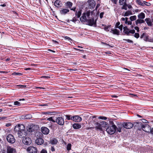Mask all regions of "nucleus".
Instances as JSON below:
<instances>
[{
  "label": "nucleus",
  "instance_id": "f257e3e1",
  "mask_svg": "<svg viewBox=\"0 0 153 153\" xmlns=\"http://www.w3.org/2000/svg\"><path fill=\"white\" fill-rule=\"evenodd\" d=\"M15 133H17L19 137H24L27 134L25 130V127L23 124H19L16 125L14 129Z\"/></svg>",
  "mask_w": 153,
  "mask_h": 153
},
{
  "label": "nucleus",
  "instance_id": "f03ea898",
  "mask_svg": "<svg viewBox=\"0 0 153 153\" xmlns=\"http://www.w3.org/2000/svg\"><path fill=\"white\" fill-rule=\"evenodd\" d=\"M135 126H137L139 130H141L142 129L143 130L146 132H149L150 131L151 127L149 125L145 124L143 125L141 122H136Z\"/></svg>",
  "mask_w": 153,
  "mask_h": 153
},
{
  "label": "nucleus",
  "instance_id": "7ed1b4c3",
  "mask_svg": "<svg viewBox=\"0 0 153 153\" xmlns=\"http://www.w3.org/2000/svg\"><path fill=\"white\" fill-rule=\"evenodd\" d=\"M117 128V126L113 124L111 126H108L106 128V131L108 134H112L115 133Z\"/></svg>",
  "mask_w": 153,
  "mask_h": 153
},
{
  "label": "nucleus",
  "instance_id": "20e7f679",
  "mask_svg": "<svg viewBox=\"0 0 153 153\" xmlns=\"http://www.w3.org/2000/svg\"><path fill=\"white\" fill-rule=\"evenodd\" d=\"M123 32L125 34L127 35H129L130 33H134L135 32V31L134 30H129L127 27H123Z\"/></svg>",
  "mask_w": 153,
  "mask_h": 153
},
{
  "label": "nucleus",
  "instance_id": "39448f33",
  "mask_svg": "<svg viewBox=\"0 0 153 153\" xmlns=\"http://www.w3.org/2000/svg\"><path fill=\"white\" fill-rule=\"evenodd\" d=\"M136 123H135L133 124L131 123H124L123 124V126L125 128L130 129L133 127L134 125L135 126Z\"/></svg>",
  "mask_w": 153,
  "mask_h": 153
},
{
  "label": "nucleus",
  "instance_id": "423d86ee",
  "mask_svg": "<svg viewBox=\"0 0 153 153\" xmlns=\"http://www.w3.org/2000/svg\"><path fill=\"white\" fill-rule=\"evenodd\" d=\"M6 139L7 141L10 143H14L15 141V140L13 136L11 134L8 135L7 136Z\"/></svg>",
  "mask_w": 153,
  "mask_h": 153
},
{
  "label": "nucleus",
  "instance_id": "0eeeda50",
  "mask_svg": "<svg viewBox=\"0 0 153 153\" xmlns=\"http://www.w3.org/2000/svg\"><path fill=\"white\" fill-rule=\"evenodd\" d=\"M27 152L29 153H37V149L36 148L33 146H30L27 148Z\"/></svg>",
  "mask_w": 153,
  "mask_h": 153
},
{
  "label": "nucleus",
  "instance_id": "6e6552de",
  "mask_svg": "<svg viewBox=\"0 0 153 153\" xmlns=\"http://www.w3.org/2000/svg\"><path fill=\"white\" fill-rule=\"evenodd\" d=\"M55 122L60 125H63L64 123V120L61 117H57L56 119Z\"/></svg>",
  "mask_w": 153,
  "mask_h": 153
},
{
  "label": "nucleus",
  "instance_id": "1a4fd4ad",
  "mask_svg": "<svg viewBox=\"0 0 153 153\" xmlns=\"http://www.w3.org/2000/svg\"><path fill=\"white\" fill-rule=\"evenodd\" d=\"M22 142L25 145H28L31 143V140L30 138L25 137L23 139Z\"/></svg>",
  "mask_w": 153,
  "mask_h": 153
},
{
  "label": "nucleus",
  "instance_id": "9d476101",
  "mask_svg": "<svg viewBox=\"0 0 153 153\" xmlns=\"http://www.w3.org/2000/svg\"><path fill=\"white\" fill-rule=\"evenodd\" d=\"M16 149L10 146H8L7 148V153H15Z\"/></svg>",
  "mask_w": 153,
  "mask_h": 153
},
{
  "label": "nucleus",
  "instance_id": "9b49d317",
  "mask_svg": "<svg viewBox=\"0 0 153 153\" xmlns=\"http://www.w3.org/2000/svg\"><path fill=\"white\" fill-rule=\"evenodd\" d=\"M82 120V118L77 115L72 116V120L75 122H79Z\"/></svg>",
  "mask_w": 153,
  "mask_h": 153
},
{
  "label": "nucleus",
  "instance_id": "f8f14e48",
  "mask_svg": "<svg viewBox=\"0 0 153 153\" xmlns=\"http://www.w3.org/2000/svg\"><path fill=\"white\" fill-rule=\"evenodd\" d=\"M102 131L106 128L108 126V123L103 121H100Z\"/></svg>",
  "mask_w": 153,
  "mask_h": 153
},
{
  "label": "nucleus",
  "instance_id": "ddd939ff",
  "mask_svg": "<svg viewBox=\"0 0 153 153\" xmlns=\"http://www.w3.org/2000/svg\"><path fill=\"white\" fill-rule=\"evenodd\" d=\"M41 131L44 134H47L49 132V129L47 127H42L41 128Z\"/></svg>",
  "mask_w": 153,
  "mask_h": 153
},
{
  "label": "nucleus",
  "instance_id": "4468645a",
  "mask_svg": "<svg viewBox=\"0 0 153 153\" xmlns=\"http://www.w3.org/2000/svg\"><path fill=\"white\" fill-rule=\"evenodd\" d=\"M95 128L97 130L102 131L100 121L99 122H96L95 123Z\"/></svg>",
  "mask_w": 153,
  "mask_h": 153
},
{
  "label": "nucleus",
  "instance_id": "2eb2a0df",
  "mask_svg": "<svg viewBox=\"0 0 153 153\" xmlns=\"http://www.w3.org/2000/svg\"><path fill=\"white\" fill-rule=\"evenodd\" d=\"M36 143L38 145H41L43 143L44 140L41 138H39L36 139Z\"/></svg>",
  "mask_w": 153,
  "mask_h": 153
},
{
  "label": "nucleus",
  "instance_id": "dca6fc26",
  "mask_svg": "<svg viewBox=\"0 0 153 153\" xmlns=\"http://www.w3.org/2000/svg\"><path fill=\"white\" fill-rule=\"evenodd\" d=\"M86 22H87L88 25L90 26L93 25L95 23L94 19H87Z\"/></svg>",
  "mask_w": 153,
  "mask_h": 153
},
{
  "label": "nucleus",
  "instance_id": "f3484780",
  "mask_svg": "<svg viewBox=\"0 0 153 153\" xmlns=\"http://www.w3.org/2000/svg\"><path fill=\"white\" fill-rule=\"evenodd\" d=\"M49 143L52 145H56L58 143V141L56 139L54 138L51 139Z\"/></svg>",
  "mask_w": 153,
  "mask_h": 153
},
{
  "label": "nucleus",
  "instance_id": "a211bd4d",
  "mask_svg": "<svg viewBox=\"0 0 153 153\" xmlns=\"http://www.w3.org/2000/svg\"><path fill=\"white\" fill-rule=\"evenodd\" d=\"M110 32L113 33L114 34L117 35H119L120 34L119 31L116 29L112 28Z\"/></svg>",
  "mask_w": 153,
  "mask_h": 153
},
{
  "label": "nucleus",
  "instance_id": "6ab92c4d",
  "mask_svg": "<svg viewBox=\"0 0 153 153\" xmlns=\"http://www.w3.org/2000/svg\"><path fill=\"white\" fill-rule=\"evenodd\" d=\"M88 2L89 5L92 8H94L96 5V2L94 0H88Z\"/></svg>",
  "mask_w": 153,
  "mask_h": 153
},
{
  "label": "nucleus",
  "instance_id": "aec40b11",
  "mask_svg": "<svg viewBox=\"0 0 153 153\" xmlns=\"http://www.w3.org/2000/svg\"><path fill=\"white\" fill-rule=\"evenodd\" d=\"M30 114H27L25 115H22L21 117V119H29L32 118Z\"/></svg>",
  "mask_w": 153,
  "mask_h": 153
},
{
  "label": "nucleus",
  "instance_id": "412c9836",
  "mask_svg": "<svg viewBox=\"0 0 153 153\" xmlns=\"http://www.w3.org/2000/svg\"><path fill=\"white\" fill-rule=\"evenodd\" d=\"M69 12V10L67 9H62L60 10V12L61 14H62L65 15L67 13Z\"/></svg>",
  "mask_w": 153,
  "mask_h": 153
},
{
  "label": "nucleus",
  "instance_id": "4be33fe9",
  "mask_svg": "<svg viewBox=\"0 0 153 153\" xmlns=\"http://www.w3.org/2000/svg\"><path fill=\"white\" fill-rule=\"evenodd\" d=\"M80 20L81 22H86L87 19L85 13H83L82 16L80 18Z\"/></svg>",
  "mask_w": 153,
  "mask_h": 153
},
{
  "label": "nucleus",
  "instance_id": "5701e85b",
  "mask_svg": "<svg viewBox=\"0 0 153 153\" xmlns=\"http://www.w3.org/2000/svg\"><path fill=\"white\" fill-rule=\"evenodd\" d=\"M81 125L79 123H74L73 125V128L75 129H78L80 128L81 127Z\"/></svg>",
  "mask_w": 153,
  "mask_h": 153
},
{
  "label": "nucleus",
  "instance_id": "b1692460",
  "mask_svg": "<svg viewBox=\"0 0 153 153\" xmlns=\"http://www.w3.org/2000/svg\"><path fill=\"white\" fill-rule=\"evenodd\" d=\"M144 22V20L141 19H139L135 21V23L137 26L138 25V24H142Z\"/></svg>",
  "mask_w": 153,
  "mask_h": 153
},
{
  "label": "nucleus",
  "instance_id": "393cba45",
  "mask_svg": "<svg viewBox=\"0 0 153 153\" xmlns=\"http://www.w3.org/2000/svg\"><path fill=\"white\" fill-rule=\"evenodd\" d=\"M137 16L139 19H143L145 17V14L144 13L142 12L138 15Z\"/></svg>",
  "mask_w": 153,
  "mask_h": 153
},
{
  "label": "nucleus",
  "instance_id": "a878e982",
  "mask_svg": "<svg viewBox=\"0 0 153 153\" xmlns=\"http://www.w3.org/2000/svg\"><path fill=\"white\" fill-rule=\"evenodd\" d=\"M145 20L146 21L148 25L151 26L152 25V22L150 19L146 18Z\"/></svg>",
  "mask_w": 153,
  "mask_h": 153
},
{
  "label": "nucleus",
  "instance_id": "bb28decb",
  "mask_svg": "<svg viewBox=\"0 0 153 153\" xmlns=\"http://www.w3.org/2000/svg\"><path fill=\"white\" fill-rule=\"evenodd\" d=\"M81 13L82 11L81 10H79L78 12L76 11L75 13V15L77 18H79L80 16Z\"/></svg>",
  "mask_w": 153,
  "mask_h": 153
},
{
  "label": "nucleus",
  "instance_id": "cd10ccee",
  "mask_svg": "<svg viewBox=\"0 0 153 153\" xmlns=\"http://www.w3.org/2000/svg\"><path fill=\"white\" fill-rule=\"evenodd\" d=\"M136 2L140 5L143 6H144V1H142V0H137Z\"/></svg>",
  "mask_w": 153,
  "mask_h": 153
},
{
  "label": "nucleus",
  "instance_id": "c85d7f7f",
  "mask_svg": "<svg viewBox=\"0 0 153 153\" xmlns=\"http://www.w3.org/2000/svg\"><path fill=\"white\" fill-rule=\"evenodd\" d=\"M27 128V131L29 132H32L34 130L33 128L31 127L30 126H28Z\"/></svg>",
  "mask_w": 153,
  "mask_h": 153
},
{
  "label": "nucleus",
  "instance_id": "c756f323",
  "mask_svg": "<svg viewBox=\"0 0 153 153\" xmlns=\"http://www.w3.org/2000/svg\"><path fill=\"white\" fill-rule=\"evenodd\" d=\"M60 1L59 0L56 1L54 3L55 6L57 7H59L60 5Z\"/></svg>",
  "mask_w": 153,
  "mask_h": 153
},
{
  "label": "nucleus",
  "instance_id": "7c9ffc66",
  "mask_svg": "<svg viewBox=\"0 0 153 153\" xmlns=\"http://www.w3.org/2000/svg\"><path fill=\"white\" fill-rule=\"evenodd\" d=\"M66 4L67 6L70 8L72 7L73 5L72 3L70 1L67 2Z\"/></svg>",
  "mask_w": 153,
  "mask_h": 153
},
{
  "label": "nucleus",
  "instance_id": "2f4dec72",
  "mask_svg": "<svg viewBox=\"0 0 153 153\" xmlns=\"http://www.w3.org/2000/svg\"><path fill=\"white\" fill-rule=\"evenodd\" d=\"M129 19L131 21H133L136 19L137 17L136 16H130Z\"/></svg>",
  "mask_w": 153,
  "mask_h": 153
},
{
  "label": "nucleus",
  "instance_id": "473e14b6",
  "mask_svg": "<svg viewBox=\"0 0 153 153\" xmlns=\"http://www.w3.org/2000/svg\"><path fill=\"white\" fill-rule=\"evenodd\" d=\"M126 0H119V3L120 5H123L124 4L126 3Z\"/></svg>",
  "mask_w": 153,
  "mask_h": 153
},
{
  "label": "nucleus",
  "instance_id": "72a5a7b5",
  "mask_svg": "<svg viewBox=\"0 0 153 153\" xmlns=\"http://www.w3.org/2000/svg\"><path fill=\"white\" fill-rule=\"evenodd\" d=\"M65 117H66V119H67L68 120H72V117H71V115H65Z\"/></svg>",
  "mask_w": 153,
  "mask_h": 153
},
{
  "label": "nucleus",
  "instance_id": "f704fd0d",
  "mask_svg": "<svg viewBox=\"0 0 153 153\" xmlns=\"http://www.w3.org/2000/svg\"><path fill=\"white\" fill-rule=\"evenodd\" d=\"M123 6H122V9H124L125 10H127V4L126 3L124 4L123 5Z\"/></svg>",
  "mask_w": 153,
  "mask_h": 153
},
{
  "label": "nucleus",
  "instance_id": "c9c22d12",
  "mask_svg": "<svg viewBox=\"0 0 153 153\" xmlns=\"http://www.w3.org/2000/svg\"><path fill=\"white\" fill-rule=\"evenodd\" d=\"M122 126H123V125L120 124L118 126V128H117V131L119 132H121V127H122Z\"/></svg>",
  "mask_w": 153,
  "mask_h": 153
},
{
  "label": "nucleus",
  "instance_id": "e433bc0d",
  "mask_svg": "<svg viewBox=\"0 0 153 153\" xmlns=\"http://www.w3.org/2000/svg\"><path fill=\"white\" fill-rule=\"evenodd\" d=\"M71 143H68L67 146V149L68 150H70L71 149Z\"/></svg>",
  "mask_w": 153,
  "mask_h": 153
},
{
  "label": "nucleus",
  "instance_id": "4c0bfd02",
  "mask_svg": "<svg viewBox=\"0 0 153 153\" xmlns=\"http://www.w3.org/2000/svg\"><path fill=\"white\" fill-rule=\"evenodd\" d=\"M131 14V12L130 11H127L124 14L125 16H128Z\"/></svg>",
  "mask_w": 153,
  "mask_h": 153
},
{
  "label": "nucleus",
  "instance_id": "58836bf2",
  "mask_svg": "<svg viewBox=\"0 0 153 153\" xmlns=\"http://www.w3.org/2000/svg\"><path fill=\"white\" fill-rule=\"evenodd\" d=\"M14 105H17L18 106H19L20 105V102H19L18 101H15L14 102Z\"/></svg>",
  "mask_w": 153,
  "mask_h": 153
},
{
  "label": "nucleus",
  "instance_id": "ea45409f",
  "mask_svg": "<svg viewBox=\"0 0 153 153\" xmlns=\"http://www.w3.org/2000/svg\"><path fill=\"white\" fill-rule=\"evenodd\" d=\"M98 118L100 119L106 120L107 119L106 117L103 116H100L98 117Z\"/></svg>",
  "mask_w": 153,
  "mask_h": 153
},
{
  "label": "nucleus",
  "instance_id": "a19ab883",
  "mask_svg": "<svg viewBox=\"0 0 153 153\" xmlns=\"http://www.w3.org/2000/svg\"><path fill=\"white\" fill-rule=\"evenodd\" d=\"M47 120L49 121H51L53 122H55V120H53L52 118V117H50L47 119Z\"/></svg>",
  "mask_w": 153,
  "mask_h": 153
},
{
  "label": "nucleus",
  "instance_id": "79ce46f5",
  "mask_svg": "<svg viewBox=\"0 0 153 153\" xmlns=\"http://www.w3.org/2000/svg\"><path fill=\"white\" fill-rule=\"evenodd\" d=\"M144 3V5H147V6H149L151 5V4L150 3L147 2L146 1H144V3Z\"/></svg>",
  "mask_w": 153,
  "mask_h": 153
},
{
  "label": "nucleus",
  "instance_id": "37998d69",
  "mask_svg": "<svg viewBox=\"0 0 153 153\" xmlns=\"http://www.w3.org/2000/svg\"><path fill=\"white\" fill-rule=\"evenodd\" d=\"M86 14V16L88 18H89V16L90 15V12L89 11H87L86 13H85Z\"/></svg>",
  "mask_w": 153,
  "mask_h": 153
},
{
  "label": "nucleus",
  "instance_id": "c03bdc74",
  "mask_svg": "<svg viewBox=\"0 0 153 153\" xmlns=\"http://www.w3.org/2000/svg\"><path fill=\"white\" fill-rule=\"evenodd\" d=\"M139 36H140V35L138 33H135L134 34V36L135 38H138L139 37Z\"/></svg>",
  "mask_w": 153,
  "mask_h": 153
},
{
  "label": "nucleus",
  "instance_id": "a18cd8bd",
  "mask_svg": "<svg viewBox=\"0 0 153 153\" xmlns=\"http://www.w3.org/2000/svg\"><path fill=\"white\" fill-rule=\"evenodd\" d=\"M111 1L112 3L116 4H117L118 0H111Z\"/></svg>",
  "mask_w": 153,
  "mask_h": 153
},
{
  "label": "nucleus",
  "instance_id": "49530a36",
  "mask_svg": "<svg viewBox=\"0 0 153 153\" xmlns=\"http://www.w3.org/2000/svg\"><path fill=\"white\" fill-rule=\"evenodd\" d=\"M117 28H118L121 31H122L123 29V25H120Z\"/></svg>",
  "mask_w": 153,
  "mask_h": 153
},
{
  "label": "nucleus",
  "instance_id": "de8ad7c7",
  "mask_svg": "<svg viewBox=\"0 0 153 153\" xmlns=\"http://www.w3.org/2000/svg\"><path fill=\"white\" fill-rule=\"evenodd\" d=\"M123 40L124 41H127L128 42H129V43H132L133 42V41L130 39H123Z\"/></svg>",
  "mask_w": 153,
  "mask_h": 153
},
{
  "label": "nucleus",
  "instance_id": "09e8293b",
  "mask_svg": "<svg viewBox=\"0 0 153 153\" xmlns=\"http://www.w3.org/2000/svg\"><path fill=\"white\" fill-rule=\"evenodd\" d=\"M120 23L119 22H117L115 25V27L117 28V27L120 25Z\"/></svg>",
  "mask_w": 153,
  "mask_h": 153
},
{
  "label": "nucleus",
  "instance_id": "8fccbe9b",
  "mask_svg": "<svg viewBox=\"0 0 153 153\" xmlns=\"http://www.w3.org/2000/svg\"><path fill=\"white\" fill-rule=\"evenodd\" d=\"M65 39H68V40H71V41L72 40V39L71 38H70L68 37V36H65Z\"/></svg>",
  "mask_w": 153,
  "mask_h": 153
},
{
  "label": "nucleus",
  "instance_id": "3c124183",
  "mask_svg": "<svg viewBox=\"0 0 153 153\" xmlns=\"http://www.w3.org/2000/svg\"><path fill=\"white\" fill-rule=\"evenodd\" d=\"M41 153H47V151L46 150L43 149L41 151Z\"/></svg>",
  "mask_w": 153,
  "mask_h": 153
},
{
  "label": "nucleus",
  "instance_id": "603ef678",
  "mask_svg": "<svg viewBox=\"0 0 153 153\" xmlns=\"http://www.w3.org/2000/svg\"><path fill=\"white\" fill-rule=\"evenodd\" d=\"M134 29L137 30V32H139V28L137 26H136L134 27Z\"/></svg>",
  "mask_w": 153,
  "mask_h": 153
},
{
  "label": "nucleus",
  "instance_id": "864d4df0",
  "mask_svg": "<svg viewBox=\"0 0 153 153\" xmlns=\"http://www.w3.org/2000/svg\"><path fill=\"white\" fill-rule=\"evenodd\" d=\"M42 78H44L45 79H48L50 78L49 76H42Z\"/></svg>",
  "mask_w": 153,
  "mask_h": 153
},
{
  "label": "nucleus",
  "instance_id": "5fc2aeb1",
  "mask_svg": "<svg viewBox=\"0 0 153 153\" xmlns=\"http://www.w3.org/2000/svg\"><path fill=\"white\" fill-rule=\"evenodd\" d=\"M109 27V26H105V27L104 29L106 31H108V29Z\"/></svg>",
  "mask_w": 153,
  "mask_h": 153
},
{
  "label": "nucleus",
  "instance_id": "6e6d98bb",
  "mask_svg": "<svg viewBox=\"0 0 153 153\" xmlns=\"http://www.w3.org/2000/svg\"><path fill=\"white\" fill-rule=\"evenodd\" d=\"M103 13H101L100 14V17L101 18H102L103 16Z\"/></svg>",
  "mask_w": 153,
  "mask_h": 153
},
{
  "label": "nucleus",
  "instance_id": "4d7b16f0",
  "mask_svg": "<svg viewBox=\"0 0 153 153\" xmlns=\"http://www.w3.org/2000/svg\"><path fill=\"white\" fill-rule=\"evenodd\" d=\"M51 150L52 152H53L55 150V149L53 146H51Z\"/></svg>",
  "mask_w": 153,
  "mask_h": 153
},
{
  "label": "nucleus",
  "instance_id": "13d9d810",
  "mask_svg": "<svg viewBox=\"0 0 153 153\" xmlns=\"http://www.w3.org/2000/svg\"><path fill=\"white\" fill-rule=\"evenodd\" d=\"M149 132H150L152 134H153V128H151L150 131Z\"/></svg>",
  "mask_w": 153,
  "mask_h": 153
},
{
  "label": "nucleus",
  "instance_id": "bf43d9fd",
  "mask_svg": "<svg viewBox=\"0 0 153 153\" xmlns=\"http://www.w3.org/2000/svg\"><path fill=\"white\" fill-rule=\"evenodd\" d=\"M127 23L128 25H131L132 24V22L131 21H128Z\"/></svg>",
  "mask_w": 153,
  "mask_h": 153
},
{
  "label": "nucleus",
  "instance_id": "052dcab7",
  "mask_svg": "<svg viewBox=\"0 0 153 153\" xmlns=\"http://www.w3.org/2000/svg\"><path fill=\"white\" fill-rule=\"evenodd\" d=\"M76 20H77L75 19V18H74L71 21L73 22H75L76 21Z\"/></svg>",
  "mask_w": 153,
  "mask_h": 153
},
{
  "label": "nucleus",
  "instance_id": "680f3d73",
  "mask_svg": "<svg viewBox=\"0 0 153 153\" xmlns=\"http://www.w3.org/2000/svg\"><path fill=\"white\" fill-rule=\"evenodd\" d=\"M125 18V23H126V24H127V22L128 21V18H127V17H126Z\"/></svg>",
  "mask_w": 153,
  "mask_h": 153
},
{
  "label": "nucleus",
  "instance_id": "e2e57ef3",
  "mask_svg": "<svg viewBox=\"0 0 153 153\" xmlns=\"http://www.w3.org/2000/svg\"><path fill=\"white\" fill-rule=\"evenodd\" d=\"M48 51H51V52H52L53 53H55V51H53V50H51V49H48Z\"/></svg>",
  "mask_w": 153,
  "mask_h": 153
},
{
  "label": "nucleus",
  "instance_id": "0e129e2a",
  "mask_svg": "<svg viewBox=\"0 0 153 153\" xmlns=\"http://www.w3.org/2000/svg\"><path fill=\"white\" fill-rule=\"evenodd\" d=\"M70 9L71 10H73L74 11H75V9H76V7H73V8H71Z\"/></svg>",
  "mask_w": 153,
  "mask_h": 153
},
{
  "label": "nucleus",
  "instance_id": "69168bd1",
  "mask_svg": "<svg viewBox=\"0 0 153 153\" xmlns=\"http://www.w3.org/2000/svg\"><path fill=\"white\" fill-rule=\"evenodd\" d=\"M125 69L126 70V71H125V72H128L130 71V70H129L128 69H127V68H125Z\"/></svg>",
  "mask_w": 153,
  "mask_h": 153
},
{
  "label": "nucleus",
  "instance_id": "338daca9",
  "mask_svg": "<svg viewBox=\"0 0 153 153\" xmlns=\"http://www.w3.org/2000/svg\"><path fill=\"white\" fill-rule=\"evenodd\" d=\"M15 74L16 75H22V74L19 73H15Z\"/></svg>",
  "mask_w": 153,
  "mask_h": 153
},
{
  "label": "nucleus",
  "instance_id": "774afa93",
  "mask_svg": "<svg viewBox=\"0 0 153 153\" xmlns=\"http://www.w3.org/2000/svg\"><path fill=\"white\" fill-rule=\"evenodd\" d=\"M100 6V4H97L96 6V8L97 9V8H98Z\"/></svg>",
  "mask_w": 153,
  "mask_h": 153
}]
</instances>
